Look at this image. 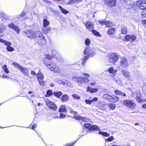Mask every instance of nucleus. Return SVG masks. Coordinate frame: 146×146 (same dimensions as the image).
Segmentation results:
<instances>
[{
  "label": "nucleus",
  "mask_w": 146,
  "mask_h": 146,
  "mask_svg": "<svg viewBox=\"0 0 146 146\" xmlns=\"http://www.w3.org/2000/svg\"><path fill=\"white\" fill-rule=\"evenodd\" d=\"M44 63L52 72L57 74L60 72V69L55 63L53 62H48L46 60H45Z\"/></svg>",
  "instance_id": "obj_1"
},
{
  "label": "nucleus",
  "mask_w": 146,
  "mask_h": 146,
  "mask_svg": "<svg viewBox=\"0 0 146 146\" xmlns=\"http://www.w3.org/2000/svg\"><path fill=\"white\" fill-rule=\"evenodd\" d=\"M108 56L109 58V61L110 63L115 64L118 60L120 56L117 52H110L108 53Z\"/></svg>",
  "instance_id": "obj_2"
},
{
  "label": "nucleus",
  "mask_w": 146,
  "mask_h": 146,
  "mask_svg": "<svg viewBox=\"0 0 146 146\" xmlns=\"http://www.w3.org/2000/svg\"><path fill=\"white\" fill-rule=\"evenodd\" d=\"M123 103L124 106L131 109L134 108L136 105L134 102L131 100H124Z\"/></svg>",
  "instance_id": "obj_3"
},
{
  "label": "nucleus",
  "mask_w": 146,
  "mask_h": 146,
  "mask_svg": "<svg viewBox=\"0 0 146 146\" xmlns=\"http://www.w3.org/2000/svg\"><path fill=\"white\" fill-rule=\"evenodd\" d=\"M35 37L38 39L39 42L41 44H43L45 43V40L44 36L39 31H37L35 33Z\"/></svg>",
  "instance_id": "obj_4"
},
{
  "label": "nucleus",
  "mask_w": 146,
  "mask_h": 146,
  "mask_svg": "<svg viewBox=\"0 0 146 146\" xmlns=\"http://www.w3.org/2000/svg\"><path fill=\"white\" fill-rule=\"evenodd\" d=\"M70 113L74 115V118L78 120H81L85 122H88L89 121V119L88 118L86 117H82L80 116H77L76 115L77 113L72 110H70Z\"/></svg>",
  "instance_id": "obj_5"
},
{
  "label": "nucleus",
  "mask_w": 146,
  "mask_h": 146,
  "mask_svg": "<svg viewBox=\"0 0 146 146\" xmlns=\"http://www.w3.org/2000/svg\"><path fill=\"white\" fill-rule=\"evenodd\" d=\"M120 62V65L121 67L124 68H125L128 66L129 63L127 62V60L126 57H122L121 59Z\"/></svg>",
  "instance_id": "obj_6"
},
{
  "label": "nucleus",
  "mask_w": 146,
  "mask_h": 146,
  "mask_svg": "<svg viewBox=\"0 0 146 146\" xmlns=\"http://www.w3.org/2000/svg\"><path fill=\"white\" fill-rule=\"evenodd\" d=\"M19 70L25 76L28 77L32 78L31 76H29V72L28 69L22 66L19 68Z\"/></svg>",
  "instance_id": "obj_7"
},
{
  "label": "nucleus",
  "mask_w": 146,
  "mask_h": 146,
  "mask_svg": "<svg viewBox=\"0 0 146 146\" xmlns=\"http://www.w3.org/2000/svg\"><path fill=\"white\" fill-rule=\"evenodd\" d=\"M45 102L47 106L51 109V110L53 111H55L56 110L57 107L53 103L51 102L48 100H45Z\"/></svg>",
  "instance_id": "obj_8"
},
{
  "label": "nucleus",
  "mask_w": 146,
  "mask_h": 146,
  "mask_svg": "<svg viewBox=\"0 0 146 146\" xmlns=\"http://www.w3.org/2000/svg\"><path fill=\"white\" fill-rule=\"evenodd\" d=\"M24 33L27 36L31 39H33L35 37V33L33 31L27 29L25 31Z\"/></svg>",
  "instance_id": "obj_9"
},
{
  "label": "nucleus",
  "mask_w": 146,
  "mask_h": 146,
  "mask_svg": "<svg viewBox=\"0 0 146 146\" xmlns=\"http://www.w3.org/2000/svg\"><path fill=\"white\" fill-rule=\"evenodd\" d=\"M84 54L87 57H91L96 54V52L94 51H91L89 48H87L84 51Z\"/></svg>",
  "instance_id": "obj_10"
},
{
  "label": "nucleus",
  "mask_w": 146,
  "mask_h": 146,
  "mask_svg": "<svg viewBox=\"0 0 146 146\" xmlns=\"http://www.w3.org/2000/svg\"><path fill=\"white\" fill-rule=\"evenodd\" d=\"M121 72L130 81H133V80L131 77L130 73L129 71L125 70H123Z\"/></svg>",
  "instance_id": "obj_11"
},
{
  "label": "nucleus",
  "mask_w": 146,
  "mask_h": 146,
  "mask_svg": "<svg viewBox=\"0 0 146 146\" xmlns=\"http://www.w3.org/2000/svg\"><path fill=\"white\" fill-rule=\"evenodd\" d=\"M99 23L102 25H105L106 27H111L113 26V24L109 21H102L99 20Z\"/></svg>",
  "instance_id": "obj_12"
},
{
  "label": "nucleus",
  "mask_w": 146,
  "mask_h": 146,
  "mask_svg": "<svg viewBox=\"0 0 146 146\" xmlns=\"http://www.w3.org/2000/svg\"><path fill=\"white\" fill-rule=\"evenodd\" d=\"M85 25L87 29L89 31H91L94 29V23L90 21L86 22L85 24Z\"/></svg>",
  "instance_id": "obj_13"
},
{
  "label": "nucleus",
  "mask_w": 146,
  "mask_h": 146,
  "mask_svg": "<svg viewBox=\"0 0 146 146\" xmlns=\"http://www.w3.org/2000/svg\"><path fill=\"white\" fill-rule=\"evenodd\" d=\"M8 26L15 30L17 33H19L20 29L17 26H16L13 23H11L8 25Z\"/></svg>",
  "instance_id": "obj_14"
},
{
  "label": "nucleus",
  "mask_w": 146,
  "mask_h": 146,
  "mask_svg": "<svg viewBox=\"0 0 146 146\" xmlns=\"http://www.w3.org/2000/svg\"><path fill=\"white\" fill-rule=\"evenodd\" d=\"M105 3L110 7H113L115 5L116 0H104Z\"/></svg>",
  "instance_id": "obj_15"
},
{
  "label": "nucleus",
  "mask_w": 146,
  "mask_h": 146,
  "mask_svg": "<svg viewBox=\"0 0 146 146\" xmlns=\"http://www.w3.org/2000/svg\"><path fill=\"white\" fill-rule=\"evenodd\" d=\"M62 85L71 88L73 87V85L71 83L70 81L68 80H66L65 81H63Z\"/></svg>",
  "instance_id": "obj_16"
},
{
  "label": "nucleus",
  "mask_w": 146,
  "mask_h": 146,
  "mask_svg": "<svg viewBox=\"0 0 146 146\" xmlns=\"http://www.w3.org/2000/svg\"><path fill=\"white\" fill-rule=\"evenodd\" d=\"M83 79V78H82V77H78L76 76H74L72 78V81L77 82L81 83V81H82Z\"/></svg>",
  "instance_id": "obj_17"
},
{
  "label": "nucleus",
  "mask_w": 146,
  "mask_h": 146,
  "mask_svg": "<svg viewBox=\"0 0 146 146\" xmlns=\"http://www.w3.org/2000/svg\"><path fill=\"white\" fill-rule=\"evenodd\" d=\"M143 3L140 4L138 7L141 9H146V1L145 0H143Z\"/></svg>",
  "instance_id": "obj_18"
},
{
  "label": "nucleus",
  "mask_w": 146,
  "mask_h": 146,
  "mask_svg": "<svg viewBox=\"0 0 146 146\" xmlns=\"http://www.w3.org/2000/svg\"><path fill=\"white\" fill-rule=\"evenodd\" d=\"M129 1L128 0H120V3L123 5L124 7H127L126 6L129 5Z\"/></svg>",
  "instance_id": "obj_19"
},
{
  "label": "nucleus",
  "mask_w": 146,
  "mask_h": 146,
  "mask_svg": "<svg viewBox=\"0 0 146 146\" xmlns=\"http://www.w3.org/2000/svg\"><path fill=\"white\" fill-rule=\"evenodd\" d=\"M103 98L104 99L108 100L110 101H113V97L108 94H105L103 96Z\"/></svg>",
  "instance_id": "obj_20"
},
{
  "label": "nucleus",
  "mask_w": 146,
  "mask_h": 146,
  "mask_svg": "<svg viewBox=\"0 0 146 146\" xmlns=\"http://www.w3.org/2000/svg\"><path fill=\"white\" fill-rule=\"evenodd\" d=\"M5 29V26L3 24H1L0 25V36H2L3 35V31H4Z\"/></svg>",
  "instance_id": "obj_21"
},
{
  "label": "nucleus",
  "mask_w": 146,
  "mask_h": 146,
  "mask_svg": "<svg viewBox=\"0 0 146 146\" xmlns=\"http://www.w3.org/2000/svg\"><path fill=\"white\" fill-rule=\"evenodd\" d=\"M136 100L137 102L139 103H142L145 101V99H142L140 95L137 96Z\"/></svg>",
  "instance_id": "obj_22"
},
{
  "label": "nucleus",
  "mask_w": 146,
  "mask_h": 146,
  "mask_svg": "<svg viewBox=\"0 0 146 146\" xmlns=\"http://www.w3.org/2000/svg\"><path fill=\"white\" fill-rule=\"evenodd\" d=\"M53 80L54 82H57L59 84L62 85L63 81V80L61 79L58 78H54Z\"/></svg>",
  "instance_id": "obj_23"
},
{
  "label": "nucleus",
  "mask_w": 146,
  "mask_h": 146,
  "mask_svg": "<svg viewBox=\"0 0 146 146\" xmlns=\"http://www.w3.org/2000/svg\"><path fill=\"white\" fill-rule=\"evenodd\" d=\"M0 42L3 43L5 45L7 46H10L11 44V43L10 42L4 40L0 38Z\"/></svg>",
  "instance_id": "obj_24"
},
{
  "label": "nucleus",
  "mask_w": 146,
  "mask_h": 146,
  "mask_svg": "<svg viewBox=\"0 0 146 146\" xmlns=\"http://www.w3.org/2000/svg\"><path fill=\"white\" fill-rule=\"evenodd\" d=\"M115 93L119 95H121L123 96H126L125 94L124 93L122 92L119 90H116L115 91Z\"/></svg>",
  "instance_id": "obj_25"
},
{
  "label": "nucleus",
  "mask_w": 146,
  "mask_h": 146,
  "mask_svg": "<svg viewBox=\"0 0 146 146\" xmlns=\"http://www.w3.org/2000/svg\"><path fill=\"white\" fill-rule=\"evenodd\" d=\"M69 98V96L66 94L63 95L61 98V100L63 102H66L68 100Z\"/></svg>",
  "instance_id": "obj_26"
},
{
  "label": "nucleus",
  "mask_w": 146,
  "mask_h": 146,
  "mask_svg": "<svg viewBox=\"0 0 146 146\" xmlns=\"http://www.w3.org/2000/svg\"><path fill=\"white\" fill-rule=\"evenodd\" d=\"M89 129L90 130H96L98 131L100 130L98 126L95 125H94L91 126L89 128Z\"/></svg>",
  "instance_id": "obj_27"
},
{
  "label": "nucleus",
  "mask_w": 146,
  "mask_h": 146,
  "mask_svg": "<svg viewBox=\"0 0 146 146\" xmlns=\"http://www.w3.org/2000/svg\"><path fill=\"white\" fill-rule=\"evenodd\" d=\"M108 71L109 73H112L114 74L116 73L117 71V70L116 69L114 70L113 67H111L109 68Z\"/></svg>",
  "instance_id": "obj_28"
},
{
  "label": "nucleus",
  "mask_w": 146,
  "mask_h": 146,
  "mask_svg": "<svg viewBox=\"0 0 146 146\" xmlns=\"http://www.w3.org/2000/svg\"><path fill=\"white\" fill-rule=\"evenodd\" d=\"M59 8L61 11L62 12L65 14H66L69 13V11L66 10L64 8L60 6H58Z\"/></svg>",
  "instance_id": "obj_29"
},
{
  "label": "nucleus",
  "mask_w": 146,
  "mask_h": 146,
  "mask_svg": "<svg viewBox=\"0 0 146 146\" xmlns=\"http://www.w3.org/2000/svg\"><path fill=\"white\" fill-rule=\"evenodd\" d=\"M44 76L42 73L40 72L38 74L37 78L38 81H40L43 79Z\"/></svg>",
  "instance_id": "obj_30"
},
{
  "label": "nucleus",
  "mask_w": 146,
  "mask_h": 146,
  "mask_svg": "<svg viewBox=\"0 0 146 146\" xmlns=\"http://www.w3.org/2000/svg\"><path fill=\"white\" fill-rule=\"evenodd\" d=\"M53 94L55 96L59 98L62 95V92L60 91L54 92Z\"/></svg>",
  "instance_id": "obj_31"
},
{
  "label": "nucleus",
  "mask_w": 146,
  "mask_h": 146,
  "mask_svg": "<svg viewBox=\"0 0 146 146\" xmlns=\"http://www.w3.org/2000/svg\"><path fill=\"white\" fill-rule=\"evenodd\" d=\"M43 26L44 27H45L48 26L49 24V22L46 19H44L43 20Z\"/></svg>",
  "instance_id": "obj_32"
},
{
  "label": "nucleus",
  "mask_w": 146,
  "mask_h": 146,
  "mask_svg": "<svg viewBox=\"0 0 146 146\" xmlns=\"http://www.w3.org/2000/svg\"><path fill=\"white\" fill-rule=\"evenodd\" d=\"M66 110L65 106L64 105L62 106L59 109V111L60 112H65Z\"/></svg>",
  "instance_id": "obj_33"
},
{
  "label": "nucleus",
  "mask_w": 146,
  "mask_h": 146,
  "mask_svg": "<svg viewBox=\"0 0 146 146\" xmlns=\"http://www.w3.org/2000/svg\"><path fill=\"white\" fill-rule=\"evenodd\" d=\"M2 68L3 69L4 71L6 73L8 74L9 73V71L6 65H4L2 67Z\"/></svg>",
  "instance_id": "obj_34"
},
{
  "label": "nucleus",
  "mask_w": 146,
  "mask_h": 146,
  "mask_svg": "<svg viewBox=\"0 0 146 146\" xmlns=\"http://www.w3.org/2000/svg\"><path fill=\"white\" fill-rule=\"evenodd\" d=\"M113 80H114L116 81V82L117 84L119 85H121L122 84L121 80L118 78H116L115 77H113Z\"/></svg>",
  "instance_id": "obj_35"
},
{
  "label": "nucleus",
  "mask_w": 146,
  "mask_h": 146,
  "mask_svg": "<svg viewBox=\"0 0 146 146\" xmlns=\"http://www.w3.org/2000/svg\"><path fill=\"white\" fill-rule=\"evenodd\" d=\"M108 106L109 107L110 109L113 110L116 107V105L114 104L111 103L108 104Z\"/></svg>",
  "instance_id": "obj_36"
},
{
  "label": "nucleus",
  "mask_w": 146,
  "mask_h": 146,
  "mask_svg": "<svg viewBox=\"0 0 146 146\" xmlns=\"http://www.w3.org/2000/svg\"><path fill=\"white\" fill-rule=\"evenodd\" d=\"M7 17V15L4 13H0V20H3V18H6Z\"/></svg>",
  "instance_id": "obj_37"
},
{
  "label": "nucleus",
  "mask_w": 146,
  "mask_h": 146,
  "mask_svg": "<svg viewBox=\"0 0 146 146\" xmlns=\"http://www.w3.org/2000/svg\"><path fill=\"white\" fill-rule=\"evenodd\" d=\"M99 133L101 135L106 137H108L110 136V134L106 132L100 131L99 132Z\"/></svg>",
  "instance_id": "obj_38"
},
{
  "label": "nucleus",
  "mask_w": 146,
  "mask_h": 146,
  "mask_svg": "<svg viewBox=\"0 0 146 146\" xmlns=\"http://www.w3.org/2000/svg\"><path fill=\"white\" fill-rule=\"evenodd\" d=\"M50 30V28L49 27H47L46 28L42 29V32L45 33H46L49 31Z\"/></svg>",
  "instance_id": "obj_39"
},
{
  "label": "nucleus",
  "mask_w": 146,
  "mask_h": 146,
  "mask_svg": "<svg viewBox=\"0 0 146 146\" xmlns=\"http://www.w3.org/2000/svg\"><path fill=\"white\" fill-rule=\"evenodd\" d=\"M115 30L114 28H112L109 29L108 31V33L111 35H112L114 32Z\"/></svg>",
  "instance_id": "obj_40"
},
{
  "label": "nucleus",
  "mask_w": 146,
  "mask_h": 146,
  "mask_svg": "<svg viewBox=\"0 0 146 146\" xmlns=\"http://www.w3.org/2000/svg\"><path fill=\"white\" fill-rule=\"evenodd\" d=\"M72 97L74 99L76 100L80 99V96L77 94H74L72 96Z\"/></svg>",
  "instance_id": "obj_41"
},
{
  "label": "nucleus",
  "mask_w": 146,
  "mask_h": 146,
  "mask_svg": "<svg viewBox=\"0 0 146 146\" xmlns=\"http://www.w3.org/2000/svg\"><path fill=\"white\" fill-rule=\"evenodd\" d=\"M54 58L53 56L52 55L51 56L50 55V54H47L46 55L45 58H46V59H44V60H46L48 62L47 60V59H51L52 58Z\"/></svg>",
  "instance_id": "obj_42"
},
{
  "label": "nucleus",
  "mask_w": 146,
  "mask_h": 146,
  "mask_svg": "<svg viewBox=\"0 0 146 146\" xmlns=\"http://www.w3.org/2000/svg\"><path fill=\"white\" fill-rule=\"evenodd\" d=\"M12 64L15 66V67L19 68H19H21V67L22 66H21L18 63H17V62H13L12 63Z\"/></svg>",
  "instance_id": "obj_43"
},
{
  "label": "nucleus",
  "mask_w": 146,
  "mask_h": 146,
  "mask_svg": "<svg viewBox=\"0 0 146 146\" xmlns=\"http://www.w3.org/2000/svg\"><path fill=\"white\" fill-rule=\"evenodd\" d=\"M88 57L86 56H85L83 58L82 62V66H84V63L87 60Z\"/></svg>",
  "instance_id": "obj_44"
},
{
  "label": "nucleus",
  "mask_w": 146,
  "mask_h": 146,
  "mask_svg": "<svg viewBox=\"0 0 146 146\" xmlns=\"http://www.w3.org/2000/svg\"><path fill=\"white\" fill-rule=\"evenodd\" d=\"M121 32L123 34H126L127 32L126 27H125L122 28Z\"/></svg>",
  "instance_id": "obj_45"
},
{
  "label": "nucleus",
  "mask_w": 146,
  "mask_h": 146,
  "mask_svg": "<svg viewBox=\"0 0 146 146\" xmlns=\"http://www.w3.org/2000/svg\"><path fill=\"white\" fill-rule=\"evenodd\" d=\"M6 49L9 51L12 52L13 51L14 49L13 48H12L9 46H7L6 47Z\"/></svg>",
  "instance_id": "obj_46"
},
{
  "label": "nucleus",
  "mask_w": 146,
  "mask_h": 146,
  "mask_svg": "<svg viewBox=\"0 0 146 146\" xmlns=\"http://www.w3.org/2000/svg\"><path fill=\"white\" fill-rule=\"evenodd\" d=\"M92 33L95 35L97 36H100V34L99 32L96 31L92 29L91 31Z\"/></svg>",
  "instance_id": "obj_47"
},
{
  "label": "nucleus",
  "mask_w": 146,
  "mask_h": 146,
  "mask_svg": "<svg viewBox=\"0 0 146 146\" xmlns=\"http://www.w3.org/2000/svg\"><path fill=\"white\" fill-rule=\"evenodd\" d=\"M82 78H83V79L82 80V81H81V83H82L83 82H88L89 81V80L88 79V78L82 77Z\"/></svg>",
  "instance_id": "obj_48"
},
{
  "label": "nucleus",
  "mask_w": 146,
  "mask_h": 146,
  "mask_svg": "<svg viewBox=\"0 0 146 146\" xmlns=\"http://www.w3.org/2000/svg\"><path fill=\"white\" fill-rule=\"evenodd\" d=\"M52 94V91L50 90H48L47 92L46 96H49Z\"/></svg>",
  "instance_id": "obj_49"
},
{
  "label": "nucleus",
  "mask_w": 146,
  "mask_h": 146,
  "mask_svg": "<svg viewBox=\"0 0 146 146\" xmlns=\"http://www.w3.org/2000/svg\"><path fill=\"white\" fill-rule=\"evenodd\" d=\"M52 56L54 57V56H56V55H57L58 52L56 50H53L52 51Z\"/></svg>",
  "instance_id": "obj_50"
},
{
  "label": "nucleus",
  "mask_w": 146,
  "mask_h": 146,
  "mask_svg": "<svg viewBox=\"0 0 146 146\" xmlns=\"http://www.w3.org/2000/svg\"><path fill=\"white\" fill-rule=\"evenodd\" d=\"M57 56H58L57 57V60L60 62H62L64 60L63 58L62 57L58 55H57Z\"/></svg>",
  "instance_id": "obj_51"
},
{
  "label": "nucleus",
  "mask_w": 146,
  "mask_h": 146,
  "mask_svg": "<svg viewBox=\"0 0 146 146\" xmlns=\"http://www.w3.org/2000/svg\"><path fill=\"white\" fill-rule=\"evenodd\" d=\"M125 41H130V35H127L125 37Z\"/></svg>",
  "instance_id": "obj_52"
},
{
  "label": "nucleus",
  "mask_w": 146,
  "mask_h": 146,
  "mask_svg": "<svg viewBox=\"0 0 146 146\" xmlns=\"http://www.w3.org/2000/svg\"><path fill=\"white\" fill-rule=\"evenodd\" d=\"M90 40L88 38L86 39L85 41V43L86 45L87 46H89L90 44Z\"/></svg>",
  "instance_id": "obj_53"
},
{
  "label": "nucleus",
  "mask_w": 146,
  "mask_h": 146,
  "mask_svg": "<svg viewBox=\"0 0 146 146\" xmlns=\"http://www.w3.org/2000/svg\"><path fill=\"white\" fill-rule=\"evenodd\" d=\"M136 37L133 35H131L130 36V42H132L133 41L136 40Z\"/></svg>",
  "instance_id": "obj_54"
},
{
  "label": "nucleus",
  "mask_w": 146,
  "mask_h": 146,
  "mask_svg": "<svg viewBox=\"0 0 146 146\" xmlns=\"http://www.w3.org/2000/svg\"><path fill=\"white\" fill-rule=\"evenodd\" d=\"M119 100V98L118 96H116L115 98H113V102H116Z\"/></svg>",
  "instance_id": "obj_55"
},
{
  "label": "nucleus",
  "mask_w": 146,
  "mask_h": 146,
  "mask_svg": "<svg viewBox=\"0 0 146 146\" xmlns=\"http://www.w3.org/2000/svg\"><path fill=\"white\" fill-rule=\"evenodd\" d=\"M31 75L35 76V75H36L37 74V73H38V72H35L34 71H32L31 72Z\"/></svg>",
  "instance_id": "obj_56"
},
{
  "label": "nucleus",
  "mask_w": 146,
  "mask_h": 146,
  "mask_svg": "<svg viewBox=\"0 0 146 146\" xmlns=\"http://www.w3.org/2000/svg\"><path fill=\"white\" fill-rule=\"evenodd\" d=\"M1 77L5 78H10L9 76L7 75L6 74L3 73L1 76Z\"/></svg>",
  "instance_id": "obj_57"
},
{
  "label": "nucleus",
  "mask_w": 146,
  "mask_h": 146,
  "mask_svg": "<svg viewBox=\"0 0 146 146\" xmlns=\"http://www.w3.org/2000/svg\"><path fill=\"white\" fill-rule=\"evenodd\" d=\"M85 102L86 104L90 105L92 102V100H85Z\"/></svg>",
  "instance_id": "obj_58"
},
{
  "label": "nucleus",
  "mask_w": 146,
  "mask_h": 146,
  "mask_svg": "<svg viewBox=\"0 0 146 146\" xmlns=\"http://www.w3.org/2000/svg\"><path fill=\"white\" fill-rule=\"evenodd\" d=\"M90 124V123H86L84 125V126L85 127L88 128H89H89L91 126Z\"/></svg>",
  "instance_id": "obj_59"
},
{
  "label": "nucleus",
  "mask_w": 146,
  "mask_h": 146,
  "mask_svg": "<svg viewBox=\"0 0 146 146\" xmlns=\"http://www.w3.org/2000/svg\"><path fill=\"white\" fill-rule=\"evenodd\" d=\"M66 116L63 113H60L59 117L61 118H63Z\"/></svg>",
  "instance_id": "obj_60"
},
{
  "label": "nucleus",
  "mask_w": 146,
  "mask_h": 146,
  "mask_svg": "<svg viewBox=\"0 0 146 146\" xmlns=\"http://www.w3.org/2000/svg\"><path fill=\"white\" fill-rule=\"evenodd\" d=\"M98 90L97 88H92L91 93H96L97 92Z\"/></svg>",
  "instance_id": "obj_61"
},
{
  "label": "nucleus",
  "mask_w": 146,
  "mask_h": 146,
  "mask_svg": "<svg viewBox=\"0 0 146 146\" xmlns=\"http://www.w3.org/2000/svg\"><path fill=\"white\" fill-rule=\"evenodd\" d=\"M76 142H74V143L72 142L70 143L67 144H66L65 146H72L76 143Z\"/></svg>",
  "instance_id": "obj_62"
},
{
  "label": "nucleus",
  "mask_w": 146,
  "mask_h": 146,
  "mask_svg": "<svg viewBox=\"0 0 146 146\" xmlns=\"http://www.w3.org/2000/svg\"><path fill=\"white\" fill-rule=\"evenodd\" d=\"M92 88L89 86L88 87L87 89V91L91 93Z\"/></svg>",
  "instance_id": "obj_63"
},
{
  "label": "nucleus",
  "mask_w": 146,
  "mask_h": 146,
  "mask_svg": "<svg viewBox=\"0 0 146 146\" xmlns=\"http://www.w3.org/2000/svg\"><path fill=\"white\" fill-rule=\"evenodd\" d=\"M40 70L39 68H35L34 70V71L35 72H38V73H37V74H38L40 73Z\"/></svg>",
  "instance_id": "obj_64"
}]
</instances>
